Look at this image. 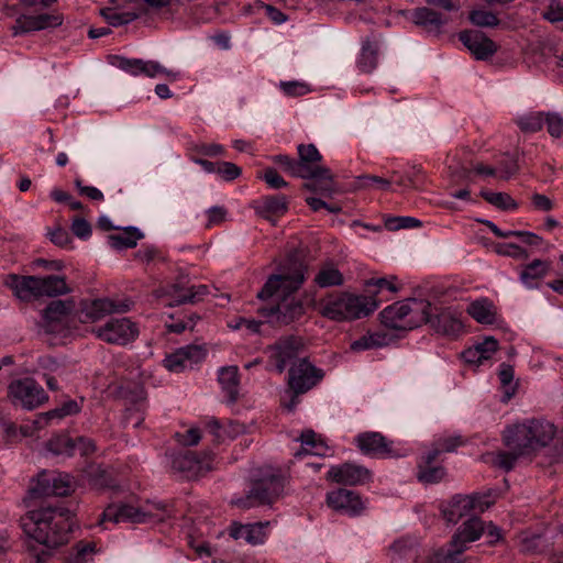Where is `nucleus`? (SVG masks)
I'll list each match as a JSON object with an SVG mask.
<instances>
[{"mask_svg":"<svg viewBox=\"0 0 563 563\" xmlns=\"http://www.w3.org/2000/svg\"><path fill=\"white\" fill-rule=\"evenodd\" d=\"M306 274L307 265L302 261L289 257L279 265L256 294L262 302L257 309L258 316L274 325H287L298 320L305 313V308L294 295L306 282Z\"/></svg>","mask_w":563,"mask_h":563,"instance_id":"nucleus-1","label":"nucleus"},{"mask_svg":"<svg viewBox=\"0 0 563 563\" xmlns=\"http://www.w3.org/2000/svg\"><path fill=\"white\" fill-rule=\"evenodd\" d=\"M74 525L73 512L64 506L40 507L21 518L24 533L47 550L66 544Z\"/></svg>","mask_w":563,"mask_h":563,"instance_id":"nucleus-2","label":"nucleus"},{"mask_svg":"<svg viewBox=\"0 0 563 563\" xmlns=\"http://www.w3.org/2000/svg\"><path fill=\"white\" fill-rule=\"evenodd\" d=\"M376 307L371 298L346 291L329 292L316 303V309L322 317L335 322L367 317Z\"/></svg>","mask_w":563,"mask_h":563,"instance_id":"nucleus-3","label":"nucleus"},{"mask_svg":"<svg viewBox=\"0 0 563 563\" xmlns=\"http://www.w3.org/2000/svg\"><path fill=\"white\" fill-rule=\"evenodd\" d=\"M299 178L308 181L302 188L321 196L332 197L336 192L332 172L322 165V155L314 144H299L297 147Z\"/></svg>","mask_w":563,"mask_h":563,"instance_id":"nucleus-4","label":"nucleus"},{"mask_svg":"<svg viewBox=\"0 0 563 563\" xmlns=\"http://www.w3.org/2000/svg\"><path fill=\"white\" fill-rule=\"evenodd\" d=\"M172 514V509L163 501H147L141 507L112 504L102 512V522L156 523L170 518Z\"/></svg>","mask_w":563,"mask_h":563,"instance_id":"nucleus-5","label":"nucleus"},{"mask_svg":"<svg viewBox=\"0 0 563 563\" xmlns=\"http://www.w3.org/2000/svg\"><path fill=\"white\" fill-rule=\"evenodd\" d=\"M430 302L418 299L397 301L380 312L382 323L394 330H412L428 318Z\"/></svg>","mask_w":563,"mask_h":563,"instance_id":"nucleus-6","label":"nucleus"},{"mask_svg":"<svg viewBox=\"0 0 563 563\" xmlns=\"http://www.w3.org/2000/svg\"><path fill=\"white\" fill-rule=\"evenodd\" d=\"M91 333L106 343L123 346L137 339L140 329L137 323L123 317L112 318L104 324L92 328Z\"/></svg>","mask_w":563,"mask_h":563,"instance_id":"nucleus-7","label":"nucleus"},{"mask_svg":"<svg viewBox=\"0 0 563 563\" xmlns=\"http://www.w3.org/2000/svg\"><path fill=\"white\" fill-rule=\"evenodd\" d=\"M284 489V479L272 475L254 483L249 494L233 501L238 507L247 509L258 505L271 504Z\"/></svg>","mask_w":563,"mask_h":563,"instance_id":"nucleus-8","label":"nucleus"},{"mask_svg":"<svg viewBox=\"0 0 563 563\" xmlns=\"http://www.w3.org/2000/svg\"><path fill=\"white\" fill-rule=\"evenodd\" d=\"M210 294V287L203 284H191L187 275H180L175 283L168 285L157 296H168L169 306L197 303Z\"/></svg>","mask_w":563,"mask_h":563,"instance_id":"nucleus-9","label":"nucleus"},{"mask_svg":"<svg viewBox=\"0 0 563 563\" xmlns=\"http://www.w3.org/2000/svg\"><path fill=\"white\" fill-rule=\"evenodd\" d=\"M9 396L15 406L33 410L48 400L43 387L33 378H23L9 385Z\"/></svg>","mask_w":563,"mask_h":563,"instance_id":"nucleus-10","label":"nucleus"},{"mask_svg":"<svg viewBox=\"0 0 563 563\" xmlns=\"http://www.w3.org/2000/svg\"><path fill=\"white\" fill-rule=\"evenodd\" d=\"M358 450L366 456L375 459H393L404 456L393 448V441L387 440L382 433L367 431L360 433L354 440Z\"/></svg>","mask_w":563,"mask_h":563,"instance_id":"nucleus-11","label":"nucleus"},{"mask_svg":"<svg viewBox=\"0 0 563 563\" xmlns=\"http://www.w3.org/2000/svg\"><path fill=\"white\" fill-rule=\"evenodd\" d=\"M132 302L130 300L117 301L109 298H99L81 303L78 319L80 322H97L106 316L115 312H126L130 310Z\"/></svg>","mask_w":563,"mask_h":563,"instance_id":"nucleus-12","label":"nucleus"},{"mask_svg":"<svg viewBox=\"0 0 563 563\" xmlns=\"http://www.w3.org/2000/svg\"><path fill=\"white\" fill-rule=\"evenodd\" d=\"M324 373L306 357L299 360L289 369V387L296 394H305L322 380Z\"/></svg>","mask_w":563,"mask_h":563,"instance_id":"nucleus-13","label":"nucleus"},{"mask_svg":"<svg viewBox=\"0 0 563 563\" xmlns=\"http://www.w3.org/2000/svg\"><path fill=\"white\" fill-rule=\"evenodd\" d=\"M485 531V523L477 517L466 520L453 534L449 548L445 551V559H453L467 549V543L478 540Z\"/></svg>","mask_w":563,"mask_h":563,"instance_id":"nucleus-14","label":"nucleus"},{"mask_svg":"<svg viewBox=\"0 0 563 563\" xmlns=\"http://www.w3.org/2000/svg\"><path fill=\"white\" fill-rule=\"evenodd\" d=\"M73 489L71 478L68 474L42 472L35 485L30 488L33 496H66Z\"/></svg>","mask_w":563,"mask_h":563,"instance_id":"nucleus-15","label":"nucleus"},{"mask_svg":"<svg viewBox=\"0 0 563 563\" xmlns=\"http://www.w3.org/2000/svg\"><path fill=\"white\" fill-rule=\"evenodd\" d=\"M303 340L300 336L289 335L279 339L274 345L269 346L271 360L275 363L278 373H283L287 365L296 360L302 349Z\"/></svg>","mask_w":563,"mask_h":563,"instance_id":"nucleus-16","label":"nucleus"},{"mask_svg":"<svg viewBox=\"0 0 563 563\" xmlns=\"http://www.w3.org/2000/svg\"><path fill=\"white\" fill-rule=\"evenodd\" d=\"M114 58L117 60L114 65L132 76L145 75L147 77H156L158 75H166L167 77H170L173 80H175L178 76V73L168 70L159 63L154 60L126 58L122 56H115Z\"/></svg>","mask_w":563,"mask_h":563,"instance_id":"nucleus-17","label":"nucleus"},{"mask_svg":"<svg viewBox=\"0 0 563 563\" xmlns=\"http://www.w3.org/2000/svg\"><path fill=\"white\" fill-rule=\"evenodd\" d=\"M327 478L343 485H363L372 479V472L363 465L347 462L331 466L327 473Z\"/></svg>","mask_w":563,"mask_h":563,"instance_id":"nucleus-18","label":"nucleus"},{"mask_svg":"<svg viewBox=\"0 0 563 563\" xmlns=\"http://www.w3.org/2000/svg\"><path fill=\"white\" fill-rule=\"evenodd\" d=\"M206 357V350L200 345H186L168 354L163 363L174 373H180L200 363Z\"/></svg>","mask_w":563,"mask_h":563,"instance_id":"nucleus-19","label":"nucleus"},{"mask_svg":"<svg viewBox=\"0 0 563 563\" xmlns=\"http://www.w3.org/2000/svg\"><path fill=\"white\" fill-rule=\"evenodd\" d=\"M74 310L75 301L73 299H57L49 302L43 311V319L47 331L59 332L67 328Z\"/></svg>","mask_w":563,"mask_h":563,"instance_id":"nucleus-20","label":"nucleus"},{"mask_svg":"<svg viewBox=\"0 0 563 563\" xmlns=\"http://www.w3.org/2000/svg\"><path fill=\"white\" fill-rule=\"evenodd\" d=\"M327 504L331 509L351 517L361 515L365 508L361 496L345 488L329 492Z\"/></svg>","mask_w":563,"mask_h":563,"instance_id":"nucleus-21","label":"nucleus"},{"mask_svg":"<svg viewBox=\"0 0 563 563\" xmlns=\"http://www.w3.org/2000/svg\"><path fill=\"white\" fill-rule=\"evenodd\" d=\"M459 40L478 60H487L497 52V44L477 30H466L459 34Z\"/></svg>","mask_w":563,"mask_h":563,"instance_id":"nucleus-22","label":"nucleus"},{"mask_svg":"<svg viewBox=\"0 0 563 563\" xmlns=\"http://www.w3.org/2000/svg\"><path fill=\"white\" fill-rule=\"evenodd\" d=\"M428 318L423 323H429L438 333L445 335H456L461 332L463 324L456 311L448 308L438 310L430 303Z\"/></svg>","mask_w":563,"mask_h":563,"instance_id":"nucleus-23","label":"nucleus"},{"mask_svg":"<svg viewBox=\"0 0 563 563\" xmlns=\"http://www.w3.org/2000/svg\"><path fill=\"white\" fill-rule=\"evenodd\" d=\"M489 504H483L477 496H455L442 509V515L449 523H456L461 518L467 516L470 511L478 509L484 511Z\"/></svg>","mask_w":563,"mask_h":563,"instance_id":"nucleus-24","label":"nucleus"},{"mask_svg":"<svg viewBox=\"0 0 563 563\" xmlns=\"http://www.w3.org/2000/svg\"><path fill=\"white\" fill-rule=\"evenodd\" d=\"M62 23L63 18L58 14L42 13L38 15H21L15 20L12 30L14 35H19L48 27H56Z\"/></svg>","mask_w":563,"mask_h":563,"instance_id":"nucleus-25","label":"nucleus"},{"mask_svg":"<svg viewBox=\"0 0 563 563\" xmlns=\"http://www.w3.org/2000/svg\"><path fill=\"white\" fill-rule=\"evenodd\" d=\"M529 432L528 420L509 426L503 434L504 443L517 454H529L533 452Z\"/></svg>","mask_w":563,"mask_h":563,"instance_id":"nucleus-26","label":"nucleus"},{"mask_svg":"<svg viewBox=\"0 0 563 563\" xmlns=\"http://www.w3.org/2000/svg\"><path fill=\"white\" fill-rule=\"evenodd\" d=\"M412 22L432 35H440L449 22V15L428 7L416 8L411 14Z\"/></svg>","mask_w":563,"mask_h":563,"instance_id":"nucleus-27","label":"nucleus"},{"mask_svg":"<svg viewBox=\"0 0 563 563\" xmlns=\"http://www.w3.org/2000/svg\"><path fill=\"white\" fill-rule=\"evenodd\" d=\"M251 207L257 216L271 220L274 217H282L288 211L289 200L282 194L267 195L253 200Z\"/></svg>","mask_w":563,"mask_h":563,"instance_id":"nucleus-28","label":"nucleus"},{"mask_svg":"<svg viewBox=\"0 0 563 563\" xmlns=\"http://www.w3.org/2000/svg\"><path fill=\"white\" fill-rule=\"evenodd\" d=\"M98 227L103 231H122L120 234H111L109 236L111 246H136L137 241L144 238V233L139 228L132 225L125 228L114 227L111 220L106 216H101L98 219Z\"/></svg>","mask_w":563,"mask_h":563,"instance_id":"nucleus-29","label":"nucleus"},{"mask_svg":"<svg viewBox=\"0 0 563 563\" xmlns=\"http://www.w3.org/2000/svg\"><path fill=\"white\" fill-rule=\"evenodd\" d=\"M388 556L391 563H415L420 556L419 542L410 537L400 538L388 548Z\"/></svg>","mask_w":563,"mask_h":563,"instance_id":"nucleus-30","label":"nucleus"},{"mask_svg":"<svg viewBox=\"0 0 563 563\" xmlns=\"http://www.w3.org/2000/svg\"><path fill=\"white\" fill-rule=\"evenodd\" d=\"M269 522H255L249 525H232L230 536L235 540H245L252 545L263 544L267 539Z\"/></svg>","mask_w":563,"mask_h":563,"instance_id":"nucleus-31","label":"nucleus"},{"mask_svg":"<svg viewBox=\"0 0 563 563\" xmlns=\"http://www.w3.org/2000/svg\"><path fill=\"white\" fill-rule=\"evenodd\" d=\"M5 285L23 301L38 297V277L9 275Z\"/></svg>","mask_w":563,"mask_h":563,"instance_id":"nucleus-32","label":"nucleus"},{"mask_svg":"<svg viewBox=\"0 0 563 563\" xmlns=\"http://www.w3.org/2000/svg\"><path fill=\"white\" fill-rule=\"evenodd\" d=\"M532 451L547 446L555 435V427L543 419H528Z\"/></svg>","mask_w":563,"mask_h":563,"instance_id":"nucleus-33","label":"nucleus"},{"mask_svg":"<svg viewBox=\"0 0 563 563\" xmlns=\"http://www.w3.org/2000/svg\"><path fill=\"white\" fill-rule=\"evenodd\" d=\"M497 349V340L494 338H487L475 346L465 350L462 353V357L466 363L479 366L484 365L486 362H489Z\"/></svg>","mask_w":563,"mask_h":563,"instance_id":"nucleus-34","label":"nucleus"},{"mask_svg":"<svg viewBox=\"0 0 563 563\" xmlns=\"http://www.w3.org/2000/svg\"><path fill=\"white\" fill-rule=\"evenodd\" d=\"M465 444L461 435H442L434 440L432 448L423 454L427 464L433 463L442 453H451Z\"/></svg>","mask_w":563,"mask_h":563,"instance_id":"nucleus-35","label":"nucleus"},{"mask_svg":"<svg viewBox=\"0 0 563 563\" xmlns=\"http://www.w3.org/2000/svg\"><path fill=\"white\" fill-rule=\"evenodd\" d=\"M299 441L301 443V449L295 453L296 457H300L302 455L323 456L328 451L327 445L311 429L302 431Z\"/></svg>","mask_w":563,"mask_h":563,"instance_id":"nucleus-36","label":"nucleus"},{"mask_svg":"<svg viewBox=\"0 0 563 563\" xmlns=\"http://www.w3.org/2000/svg\"><path fill=\"white\" fill-rule=\"evenodd\" d=\"M378 53L379 46L376 42L364 40L357 58V68L365 74L372 73L377 67Z\"/></svg>","mask_w":563,"mask_h":563,"instance_id":"nucleus-37","label":"nucleus"},{"mask_svg":"<svg viewBox=\"0 0 563 563\" xmlns=\"http://www.w3.org/2000/svg\"><path fill=\"white\" fill-rule=\"evenodd\" d=\"M238 373V366H225L221 367L218 374V380L231 402H234L239 395Z\"/></svg>","mask_w":563,"mask_h":563,"instance_id":"nucleus-38","label":"nucleus"},{"mask_svg":"<svg viewBox=\"0 0 563 563\" xmlns=\"http://www.w3.org/2000/svg\"><path fill=\"white\" fill-rule=\"evenodd\" d=\"M38 297H53L68 291L65 279L57 276L38 277Z\"/></svg>","mask_w":563,"mask_h":563,"instance_id":"nucleus-39","label":"nucleus"},{"mask_svg":"<svg viewBox=\"0 0 563 563\" xmlns=\"http://www.w3.org/2000/svg\"><path fill=\"white\" fill-rule=\"evenodd\" d=\"M314 283L321 287L341 286L344 283L343 275L332 264L323 265L314 277Z\"/></svg>","mask_w":563,"mask_h":563,"instance_id":"nucleus-40","label":"nucleus"},{"mask_svg":"<svg viewBox=\"0 0 563 563\" xmlns=\"http://www.w3.org/2000/svg\"><path fill=\"white\" fill-rule=\"evenodd\" d=\"M173 467L185 473L187 476L196 475L202 470L201 462L192 452H186L175 456L173 460Z\"/></svg>","mask_w":563,"mask_h":563,"instance_id":"nucleus-41","label":"nucleus"},{"mask_svg":"<svg viewBox=\"0 0 563 563\" xmlns=\"http://www.w3.org/2000/svg\"><path fill=\"white\" fill-rule=\"evenodd\" d=\"M387 335L380 333H366L354 340L350 349L353 352H363L372 349L383 347L387 345Z\"/></svg>","mask_w":563,"mask_h":563,"instance_id":"nucleus-42","label":"nucleus"},{"mask_svg":"<svg viewBox=\"0 0 563 563\" xmlns=\"http://www.w3.org/2000/svg\"><path fill=\"white\" fill-rule=\"evenodd\" d=\"M479 195L489 205L503 211H514L518 208L516 200L506 192H493L483 189Z\"/></svg>","mask_w":563,"mask_h":563,"instance_id":"nucleus-43","label":"nucleus"},{"mask_svg":"<svg viewBox=\"0 0 563 563\" xmlns=\"http://www.w3.org/2000/svg\"><path fill=\"white\" fill-rule=\"evenodd\" d=\"M125 397L132 405V407L128 408L129 417L132 415L133 411H136L139 413V416L136 417V421L134 423V427H139L143 421L142 413L146 408V393L143 387L136 386L135 389Z\"/></svg>","mask_w":563,"mask_h":563,"instance_id":"nucleus-44","label":"nucleus"},{"mask_svg":"<svg viewBox=\"0 0 563 563\" xmlns=\"http://www.w3.org/2000/svg\"><path fill=\"white\" fill-rule=\"evenodd\" d=\"M431 464H427L423 461V455L418 464V479L422 483L434 484L440 482L445 476V470L442 466H433Z\"/></svg>","mask_w":563,"mask_h":563,"instance_id":"nucleus-45","label":"nucleus"},{"mask_svg":"<svg viewBox=\"0 0 563 563\" xmlns=\"http://www.w3.org/2000/svg\"><path fill=\"white\" fill-rule=\"evenodd\" d=\"M468 313L477 322L490 324L494 322L495 316L490 309V305L487 301H475L470 305Z\"/></svg>","mask_w":563,"mask_h":563,"instance_id":"nucleus-46","label":"nucleus"},{"mask_svg":"<svg viewBox=\"0 0 563 563\" xmlns=\"http://www.w3.org/2000/svg\"><path fill=\"white\" fill-rule=\"evenodd\" d=\"M384 224L389 231H398L401 229L419 228L422 225V222L413 217L398 216L385 218Z\"/></svg>","mask_w":563,"mask_h":563,"instance_id":"nucleus-47","label":"nucleus"},{"mask_svg":"<svg viewBox=\"0 0 563 563\" xmlns=\"http://www.w3.org/2000/svg\"><path fill=\"white\" fill-rule=\"evenodd\" d=\"M510 239H514V241L500 246H538L542 243L541 236L529 231H514Z\"/></svg>","mask_w":563,"mask_h":563,"instance_id":"nucleus-48","label":"nucleus"},{"mask_svg":"<svg viewBox=\"0 0 563 563\" xmlns=\"http://www.w3.org/2000/svg\"><path fill=\"white\" fill-rule=\"evenodd\" d=\"M468 19L474 25L481 27H494L499 24L497 15L486 10H472Z\"/></svg>","mask_w":563,"mask_h":563,"instance_id":"nucleus-49","label":"nucleus"},{"mask_svg":"<svg viewBox=\"0 0 563 563\" xmlns=\"http://www.w3.org/2000/svg\"><path fill=\"white\" fill-rule=\"evenodd\" d=\"M545 114L543 112L532 113L519 119L518 124L522 131L537 132L544 125Z\"/></svg>","mask_w":563,"mask_h":563,"instance_id":"nucleus-50","label":"nucleus"},{"mask_svg":"<svg viewBox=\"0 0 563 563\" xmlns=\"http://www.w3.org/2000/svg\"><path fill=\"white\" fill-rule=\"evenodd\" d=\"M272 162L276 165H278L282 170L292 177L299 178V170L297 166V159L286 155V154H278L271 157Z\"/></svg>","mask_w":563,"mask_h":563,"instance_id":"nucleus-51","label":"nucleus"},{"mask_svg":"<svg viewBox=\"0 0 563 563\" xmlns=\"http://www.w3.org/2000/svg\"><path fill=\"white\" fill-rule=\"evenodd\" d=\"M279 88L287 97H301L310 92L308 84L297 80L280 81Z\"/></svg>","mask_w":563,"mask_h":563,"instance_id":"nucleus-52","label":"nucleus"},{"mask_svg":"<svg viewBox=\"0 0 563 563\" xmlns=\"http://www.w3.org/2000/svg\"><path fill=\"white\" fill-rule=\"evenodd\" d=\"M543 18L563 31V3L551 2L543 12Z\"/></svg>","mask_w":563,"mask_h":563,"instance_id":"nucleus-53","label":"nucleus"},{"mask_svg":"<svg viewBox=\"0 0 563 563\" xmlns=\"http://www.w3.org/2000/svg\"><path fill=\"white\" fill-rule=\"evenodd\" d=\"M547 131L553 137L563 135V118L558 113H547L544 118Z\"/></svg>","mask_w":563,"mask_h":563,"instance_id":"nucleus-54","label":"nucleus"},{"mask_svg":"<svg viewBox=\"0 0 563 563\" xmlns=\"http://www.w3.org/2000/svg\"><path fill=\"white\" fill-rule=\"evenodd\" d=\"M242 174V169L231 162H219L217 175L224 181H232L239 178Z\"/></svg>","mask_w":563,"mask_h":563,"instance_id":"nucleus-55","label":"nucleus"},{"mask_svg":"<svg viewBox=\"0 0 563 563\" xmlns=\"http://www.w3.org/2000/svg\"><path fill=\"white\" fill-rule=\"evenodd\" d=\"M548 271V264L543 261L536 260L529 265L526 266V268L521 273V278L523 280H527L528 278H539L542 277Z\"/></svg>","mask_w":563,"mask_h":563,"instance_id":"nucleus-56","label":"nucleus"},{"mask_svg":"<svg viewBox=\"0 0 563 563\" xmlns=\"http://www.w3.org/2000/svg\"><path fill=\"white\" fill-rule=\"evenodd\" d=\"M361 186L367 188H378L380 190H389L390 181L389 177H380L375 175H363L360 178Z\"/></svg>","mask_w":563,"mask_h":563,"instance_id":"nucleus-57","label":"nucleus"},{"mask_svg":"<svg viewBox=\"0 0 563 563\" xmlns=\"http://www.w3.org/2000/svg\"><path fill=\"white\" fill-rule=\"evenodd\" d=\"M261 178L272 189H280L288 186V183L277 173V170L273 167H268L264 170Z\"/></svg>","mask_w":563,"mask_h":563,"instance_id":"nucleus-58","label":"nucleus"},{"mask_svg":"<svg viewBox=\"0 0 563 563\" xmlns=\"http://www.w3.org/2000/svg\"><path fill=\"white\" fill-rule=\"evenodd\" d=\"M206 216L207 227H213L225 221L228 210L222 206H213L206 211Z\"/></svg>","mask_w":563,"mask_h":563,"instance_id":"nucleus-59","label":"nucleus"},{"mask_svg":"<svg viewBox=\"0 0 563 563\" xmlns=\"http://www.w3.org/2000/svg\"><path fill=\"white\" fill-rule=\"evenodd\" d=\"M74 184L76 188L78 189L79 195L86 196L87 198L95 200V201H102L103 200V194L93 186H87L84 185V181L81 178L77 177L74 180Z\"/></svg>","mask_w":563,"mask_h":563,"instance_id":"nucleus-60","label":"nucleus"},{"mask_svg":"<svg viewBox=\"0 0 563 563\" xmlns=\"http://www.w3.org/2000/svg\"><path fill=\"white\" fill-rule=\"evenodd\" d=\"M175 437L179 444L185 446H192L199 443L201 433L198 428H190L184 433H176Z\"/></svg>","mask_w":563,"mask_h":563,"instance_id":"nucleus-61","label":"nucleus"},{"mask_svg":"<svg viewBox=\"0 0 563 563\" xmlns=\"http://www.w3.org/2000/svg\"><path fill=\"white\" fill-rule=\"evenodd\" d=\"M522 455L523 454H517V452L511 450L510 452H500L496 456L495 464L500 468L509 472L514 468L517 459Z\"/></svg>","mask_w":563,"mask_h":563,"instance_id":"nucleus-62","label":"nucleus"},{"mask_svg":"<svg viewBox=\"0 0 563 563\" xmlns=\"http://www.w3.org/2000/svg\"><path fill=\"white\" fill-rule=\"evenodd\" d=\"M139 18L136 12H117L114 11L111 16H107V22L112 26H121L128 24Z\"/></svg>","mask_w":563,"mask_h":563,"instance_id":"nucleus-63","label":"nucleus"},{"mask_svg":"<svg viewBox=\"0 0 563 563\" xmlns=\"http://www.w3.org/2000/svg\"><path fill=\"white\" fill-rule=\"evenodd\" d=\"M71 232L80 239H87L91 235V225L87 220L76 218L71 224Z\"/></svg>","mask_w":563,"mask_h":563,"instance_id":"nucleus-64","label":"nucleus"}]
</instances>
